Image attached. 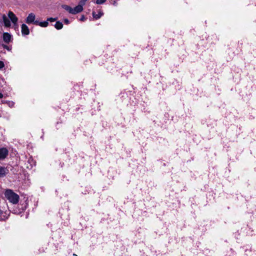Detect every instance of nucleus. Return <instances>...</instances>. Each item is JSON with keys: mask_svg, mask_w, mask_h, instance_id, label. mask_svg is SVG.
Listing matches in <instances>:
<instances>
[{"mask_svg": "<svg viewBox=\"0 0 256 256\" xmlns=\"http://www.w3.org/2000/svg\"><path fill=\"white\" fill-rule=\"evenodd\" d=\"M92 14L94 18L98 20L104 14V13L102 12H100L98 14H96L95 12H93Z\"/></svg>", "mask_w": 256, "mask_h": 256, "instance_id": "11", "label": "nucleus"}, {"mask_svg": "<svg viewBox=\"0 0 256 256\" xmlns=\"http://www.w3.org/2000/svg\"><path fill=\"white\" fill-rule=\"evenodd\" d=\"M4 97V95L2 93L0 92V99Z\"/></svg>", "mask_w": 256, "mask_h": 256, "instance_id": "22", "label": "nucleus"}, {"mask_svg": "<svg viewBox=\"0 0 256 256\" xmlns=\"http://www.w3.org/2000/svg\"><path fill=\"white\" fill-rule=\"evenodd\" d=\"M106 0H96V3L98 4H104Z\"/></svg>", "mask_w": 256, "mask_h": 256, "instance_id": "16", "label": "nucleus"}, {"mask_svg": "<svg viewBox=\"0 0 256 256\" xmlns=\"http://www.w3.org/2000/svg\"><path fill=\"white\" fill-rule=\"evenodd\" d=\"M54 27L56 29L58 30H61L63 27V24H62V22L59 21L56 22L54 24Z\"/></svg>", "mask_w": 256, "mask_h": 256, "instance_id": "13", "label": "nucleus"}, {"mask_svg": "<svg viewBox=\"0 0 256 256\" xmlns=\"http://www.w3.org/2000/svg\"><path fill=\"white\" fill-rule=\"evenodd\" d=\"M2 46L4 49H6L8 51H10L12 50V47L10 46H8L4 44H2Z\"/></svg>", "mask_w": 256, "mask_h": 256, "instance_id": "14", "label": "nucleus"}, {"mask_svg": "<svg viewBox=\"0 0 256 256\" xmlns=\"http://www.w3.org/2000/svg\"><path fill=\"white\" fill-rule=\"evenodd\" d=\"M35 24L40 26L41 27L46 28V27L48 26V21H47V20L45 21V22H40L38 20H36L35 22Z\"/></svg>", "mask_w": 256, "mask_h": 256, "instance_id": "10", "label": "nucleus"}, {"mask_svg": "<svg viewBox=\"0 0 256 256\" xmlns=\"http://www.w3.org/2000/svg\"><path fill=\"white\" fill-rule=\"evenodd\" d=\"M112 4L116 6L117 5V2L116 1L114 0L112 2Z\"/></svg>", "mask_w": 256, "mask_h": 256, "instance_id": "21", "label": "nucleus"}, {"mask_svg": "<svg viewBox=\"0 0 256 256\" xmlns=\"http://www.w3.org/2000/svg\"><path fill=\"white\" fill-rule=\"evenodd\" d=\"M86 20V18L84 16L82 15L80 18V20L84 21Z\"/></svg>", "mask_w": 256, "mask_h": 256, "instance_id": "19", "label": "nucleus"}, {"mask_svg": "<svg viewBox=\"0 0 256 256\" xmlns=\"http://www.w3.org/2000/svg\"><path fill=\"white\" fill-rule=\"evenodd\" d=\"M73 256H77V255H76V254H73Z\"/></svg>", "mask_w": 256, "mask_h": 256, "instance_id": "23", "label": "nucleus"}, {"mask_svg": "<svg viewBox=\"0 0 256 256\" xmlns=\"http://www.w3.org/2000/svg\"><path fill=\"white\" fill-rule=\"evenodd\" d=\"M82 10H83V8L81 6H80V4H78L75 8H73L72 14H76L80 12Z\"/></svg>", "mask_w": 256, "mask_h": 256, "instance_id": "8", "label": "nucleus"}, {"mask_svg": "<svg viewBox=\"0 0 256 256\" xmlns=\"http://www.w3.org/2000/svg\"><path fill=\"white\" fill-rule=\"evenodd\" d=\"M87 0H80L78 4H80L83 8V6L86 4V2Z\"/></svg>", "mask_w": 256, "mask_h": 256, "instance_id": "15", "label": "nucleus"}, {"mask_svg": "<svg viewBox=\"0 0 256 256\" xmlns=\"http://www.w3.org/2000/svg\"><path fill=\"white\" fill-rule=\"evenodd\" d=\"M8 16L11 20L12 23L14 24H16L18 22V18L16 16V15L12 12H9L8 13Z\"/></svg>", "mask_w": 256, "mask_h": 256, "instance_id": "4", "label": "nucleus"}, {"mask_svg": "<svg viewBox=\"0 0 256 256\" xmlns=\"http://www.w3.org/2000/svg\"><path fill=\"white\" fill-rule=\"evenodd\" d=\"M2 20L6 27H10V22L5 14L2 15Z\"/></svg>", "mask_w": 256, "mask_h": 256, "instance_id": "9", "label": "nucleus"}, {"mask_svg": "<svg viewBox=\"0 0 256 256\" xmlns=\"http://www.w3.org/2000/svg\"><path fill=\"white\" fill-rule=\"evenodd\" d=\"M4 66V64L3 62L0 60V69L2 68Z\"/></svg>", "mask_w": 256, "mask_h": 256, "instance_id": "18", "label": "nucleus"}, {"mask_svg": "<svg viewBox=\"0 0 256 256\" xmlns=\"http://www.w3.org/2000/svg\"><path fill=\"white\" fill-rule=\"evenodd\" d=\"M56 20L57 18H48L47 21L52 22L56 21Z\"/></svg>", "mask_w": 256, "mask_h": 256, "instance_id": "17", "label": "nucleus"}, {"mask_svg": "<svg viewBox=\"0 0 256 256\" xmlns=\"http://www.w3.org/2000/svg\"><path fill=\"white\" fill-rule=\"evenodd\" d=\"M22 35H28L30 34V30L28 26L26 24H22Z\"/></svg>", "mask_w": 256, "mask_h": 256, "instance_id": "5", "label": "nucleus"}, {"mask_svg": "<svg viewBox=\"0 0 256 256\" xmlns=\"http://www.w3.org/2000/svg\"><path fill=\"white\" fill-rule=\"evenodd\" d=\"M64 22L66 24H68L70 23V21L68 18H64Z\"/></svg>", "mask_w": 256, "mask_h": 256, "instance_id": "20", "label": "nucleus"}, {"mask_svg": "<svg viewBox=\"0 0 256 256\" xmlns=\"http://www.w3.org/2000/svg\"><path fill=\"white\" fill-rule=\"evenodd\" d=\"M12 39V36L8 34V32H4L3 34V40L6 43L8 44Z\"/></svg>", "mask_w": 256, "mask_h": 256, "instance_id": "6", "label": "nucleus"}, {"mask_svg": "<svg viewBox=\"0 0 256 256\" xmlns=\"http://www.w3.org/2000/svg\"><path fill=\"white\" fill-rule=\"evenodd\" d=\"M8 172V170L6 168L0 166V178L5 176Z\"/></svg>", "mask_w": 256, "mask_h": 256, "instance_id": "7", "label": "nucleus"}, {"mask_svg": "<svg viewBox=\"0 0 256 256\" xmlns=\"http://www.w3.org/2000/svg\"><path fill=\"white\" fill-rule=\"evenodd\" d=\"M4 196L10 202L13 204H16L18 202L20 198L19 196L11 190H6L4 193Z\"/></svg>", "mask_w": 256, "mask_h": 256, "instance_id": "1", "label": "nucleus"}, {"mask_svg": "<svg viewBox=\"0 0 256 256\" xmlns=\"http://www.w3.org/2000/svg\"><path fill=\"white\" fill-rule=\"evenodd\" d=\"M8 151L5 148H0V160H4L8 155Z\"/></svg>", "mask_w": 256, "mask_h": 256, "instance_id": "3", "label": "nucleus"}, {"mask_svg": "<svg viewBox=\"0 0 256 256\" xmlns=\"http://www.w3.org/2000/svg\"><path fill=\"white\" fill-rule=\"evenodd\" d=\"M62 8L66 11L68 12L69 13L72 14L73 8L68 5H62Z\"/></svg>", "mask_w": 256, "mask_h": 256, "instance_id": "12", "label": "nucleus"}, {"mask_svg": "<svg viewBox=\"0 0 256 256\" xmlns=\"http://www.w3.org/2000/svg\"><path fill=\"white\" fill-rule=\"evenodd\" d=\"M36 16L34 13H30L26 18V22L28 24L33 23L35 24Z\"/></svg>", "mask_w": 256, "mask_h": 256, "instance_id": "2", "label": "nucleus"}]
</instances>
